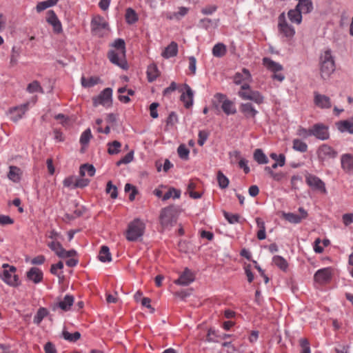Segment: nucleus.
<instances>
[{"mask_svg": "<svg viewBox=\"0 0 353 353\" xmlns=\"http://www.w3.org/2000/svg\"><path fill=\"white\" fill-rule=\"evenodd\" d=\"M319 65L322 79H329L335 70V61L331 50L327 49L321 54Z\"/></svg>", "mask_w": 353, "mask_h": 353, "instance_id": "f257e3e1", "label": "nucleus"}, {"mask_svg": "<svg viewBox=\"0 0 353 353\" xmlns=\"http://www.w3.org/2000/svg\"><path fill=\"white\" fill-rule=\"evenodd\" d=\"M177 221L176 212L173 206H168L161 210L159 222L163 230H170Z\"/></svg>", "mask_w": 353, "mask_h": 353, "instance_id": "f03ea898", "label": "nucleus"}, {"mask_svg": "<svg viewBox=\"0 0 353 353\" xmlns=\"http://www.w3.org/2000/svg\"><path fill=\"white\" fill-rule=\"evenodd\" d=\"M90 27L92 35L98 37H103L108 35L110 32L108 23L100 15L92 17Z\"/></svg>", "mask_w": 353, "mask_h": 353, "instance_id": "7ed1b4c3", "label": "nucleus"}, {"mask_svg": "<svg viewBox=\"0 0 353 353\" xmlns=\"http://www.w3.org/2000/svg\"><path fill=\"white\" fill-rule=\"evenodd\" d=\"M145 230V224L138 219H134L128 225L126 231V239L129 241H135L141 237Z\"/></svg>", "mask_w": 353, "mask_h": 353, "instance_id": "20e7f679", "label": "nucleus"}, {"mask_svg": "<svg viewBox=\"0 0 353 353\" xmlns=\"http://www.w3.org/2000/svg\"><path fill=\"white\" fill-rule=\"evenodd\" d=\"M278 30L288 41H292L295 35V29L287 21L285 12L280 14L278 17Z\"/></svg>", "mask_w": 353, "mask_h": 353, "instance_id": "39448f33", "label": "nucleus"}, {"mask_svg": "<svg viewBox=\"0 0 353 353\" xmlns=\"http://www.w3.org/2000/svg\"><path fill=\"white\" fill-rule=\"evenodd\" d=\"M263 65L273 73L272 79L282 82L285 79V75L281 72L283 68L280 63L274 61L269 57H264L262 60Z\"/></svg>", "mask_w": 353, "mask_h": 353, "instance_id": "423d86ee", "label": "nucleus"}, {"mask_svg": "<svg viewBox=\"0 0 353 353\" xmlns=\"http://www.w3.org/2000/svg\"><path fill=\"white\" fill-rule=\"evenodd\" d=\"M4 268L2 274V279L11 286H17L20 283L18 275L16 274L17 269L14 266H10L8 264L3 265Z\"/></svg>", "mask_w": 353, "mask_h": 353, "instance_id": "0eeeda50", "label": "nucleus"}, {"mask_svg": "<svg viewBox=\"0 0 353 353\" xmlns=\"http://www.w3.org/2000/svg\"><path fill=\"white\" fill-rule=\"evenodd\" d=\"M47 245L58 257L61 259L73 257L77 254V252L74 250H65L60 241H48Z\"/></svg>", "mask_w": 353, "mask_h": 353, "instance_id": "6e6552de", "label": "nucleus"}, {"mask_svg": "<svg viewBox=\"0 0 353 353\" xmlns=\"http://www.w3.org/2000/svg\"><path fill=\"white\" fill-rule=\"evenodd\" d=\"M214 97L219 102L222 103L221 109L225 114L231 115L236 113V108L234 103L228 99L225 94L216 93L214 95Z\"/></svg>", "mask_w": 353, "mask_h": 353, "instance_id": "1a4fd4ad", "label": "nucleus"}, {"mask_svg": "<svg viewBox=\"0 0 353 353\" xmlns=\"http://www.w3.org/2000/svg\"><path fill=\"white\" fill-rule=\"evenodd\" d=\"M110 61L122 69L128 68V63L125 59V51L110 50L108 53Z\"/></svg>", "mask_w": 353, "mask_h": 353, "instance_id": "9d476101", "label": "nucleus"}, {"mask_svg": "<svg viewBox=\"0 0 353 353\" xmlns=\"http://www.w3.org/2000/svg\"><path fill=\"white\" fill-rule=\"evenodd\" d=\"M112 90L110 88H105L97 97H94L93 105L97 107L99 105L110 106L112 104Z\"/></svg>", "mask_w": 353, "mask_h": 353, "instance_id": "9b49d317", "label": "nucleus"}, {"mask_svg": "<svg viewBox=\"0 0 353 353\" xmlns=\"http://www.w3.org/2000/svg\"><path fill=\"white\" fill-rule=\"evenodd\" d=\"M305 182L312 190H318L323 194L327 193L325 183L318 176L307 174L305 176Z\"/></svg>", "mask_w": 353, "mask_h": 353, "instance_id": "f8f14e48", "label": "nucleus"}, {"mask_svg": "<svg viewBox=\"0 0 353 353\" xmlns=\"http://www.w3.org/2000/svg\"><path fill=\"white\" fill-rule=\"evenodd\" d=\"M317 155L320 160L327 161L336 158L338 152L330 145L323 144L318 148Z\"/></svg>", "mask_w": 353, "mask_h": 353, "instance_id": "ddd939ff", "label": "nucleus"}, {"mask_svg": "<svg viewBox=\"0 0 353 353\" xmlns=\"http://www.w3.org/2000/svg\"><path fill=\"white\" fill-rule=\"evenodd\" d=\"M312 136L316 139L324 141L330 137L328 127L323 123H316L312 126Z\"/></svg>", "mask_w": 353, "mask_h": 353, "instance_id": "4468645a", "label": "nucleus"}, {"mask_svg": "<svg viewBox=\"0 0 353 353\" xmlns=\"http://www.w3.org/2000/svg\"><path fill=\"white\" fill-rule=\"evenodd\" d=\"M239 110L246 119H251L255 123L256 116L259 112L251 103H243L239 106Z\"/></svg>", "mask_w": 353, "mask_h": 353, "instance_id": "2eb2a0df", "label": "nucleus"}, {"mask_svg": "<svg viewBox=\"0 0 353 353\" xmlns=\"http://www.w3.org/2000/svg\"><path fill=\"white\" fill-rule=\"evenodd\" d=\"M332 269L331 268H325L316 272L314 276L315 282L319 284L328 283L332 279Z\"/></svg>", "mask_w": 353, "mask_h": 353, "instance_id": "dca6fc26", "label": "nucleus"}, {"mask_svg": "<svg viewBox=\"0 0 353 353\" xmlns=\"http://www.w3.org/2000/svg\"><path fill=\"white\" fill-rule=\"evenodd\" d=\"M29 103L10 108L9 113L12 121L17 122L20 120L28 110Z\"/></svg>", "mask_w": 353, "mask_h": 353, "instance_id": "f3484780", "label": "nucleus"}, {"mask_svg": "<svg viewBox=\"0 0 353 353\" xmlns=\"http://www.w3.org/2000/svg\"><path fill=\"white\" fill-rule=\"evenodd\" d=\"M314 103L321 109H329L332 107V101L329 97L318 92H314Z\"/></svg>", "mask_w": 353, "mask_h": 353, "instance_id": "a211bd4d", "label": "nucleus"}, {"mask_svg": "<svg viewBox=\"0 0 353 353\" xmlns=\"http://www.w3.org/2000/svg\"><path fill=\"white\" fill-rule=\"evenodd\" d=\"M299 212L300 214H296L292 212L283 213V217L290 223L295 224L299 223L302 220L307 218V212L301 207L299 208Z\"/></svg>", "mask_w": 353, "mask_h": 353, "instance_id": "6ab92c4d", "label": "nucleus"}, {"mask_svg": "<svg viewBox=\"0 0 353 353\" xmlns=\"http://www.w3.org/2000/svg\"><path fill=\"white\" fill-rule=\"evenodd\" d=\"M183 88L185 92H183L181 94L180 100L183 103L184 107L186 109H189L193 105L194 93L191 88L188 84H183Z\"/></svg>", "mask_w": 353, "mask_h": 353, "instance_id": "aec40b11", "label": "nucleus"}, {"mask_svg": "<svg viewBox=\"0 0 353 353\" xmlns=\"http://www.w3.org/2000/svg\"><path fill=\"white\" fill-rule=\"evenodd\" d=\"M46 21L53 27L55 32L60 33L62 31L61 23L53 10L47 12Z\"/></svg>", "mask_w": 353, "mask_h": 353, "instance_id": "412c9836", "label": "nucleus"}, {"mask_svg": "<svg viewBox=\"0 0 353 353\" xmlns=\"http://www.w3.org/2000/svg\"><path fill=\"white\" fill-rule=\"evenodd\" d=\"M194 279V273L188 268H185L179 279L174 281V283L180 285H188L193 282Z\"/></svg>", "mask_w": 353, "mask_h": 353, "instance_id": "4be33fe9", "label": "nucleus"}, {"mask_svg": "<svg viewBox=\"0 0 353 353\" xmlns=\"http://www.w3.org/2000/svg\"><path fill=\"white\" fill-rule=\"evenodd\" d=\"M342 169L347 173L353 174V154H344L341 157Z\"/></svg>", "mask_w": 353, "mask_h": 353, "instance_id": "5701e85b", "label": "nucleus"}, {"mask_svg": "<svg viewBox=\"0 0 353 353\" xmlns=\"http://www.w3.org/2000/svg\"><path fill=\"white\" fill-rule=\"evenodd\" d=\"M23 176V171L21 169L15 165L9 166V171L7 174V177L10 181L14 183H18L21 181Z\"/></svg>", "mask_w": 353, "mask_h": 353, "instance_id": "b1692460", "label": "nucleus"}, {"mask_svg": "<svg viewBox=\"0 0 353 353\" xmlns=\"http://www.w3.org/2000/svg\"><path fill=\"white\" fill-rule=\"evenodd\" d=\"M28 280L32 281L34 283L37 284L42 281L43 274L42 271L38 268H31L26 273Z\"/></svg>", "mask_w": 353, "mask_h": 353, "instance_id": "393cba45", "label": "nucleus"}, {"mask_svg": "<svg viewBox=\"0 0 353 353\" xmlns=\"http://www.w3.org/2000/svg\"><path fill=\"white\" fill-rule=\"evenodd\" d=\"M251 79V74L250 71L243 68L241 72H236L233 77V82L236 85H241L245 81H250Z\"/></svg>", "mask_w": 353, "mask_h": 353, "instance_id": "a878e982", "label": "nucleus"}, {"mask_svg": "<svg viewBox=\"0 0 353 353\" xmlns=\"http://www.w3.org/2000/svg\"><path fill=\"white\" fill-rule=\"evenodd\" d=\"M241 98L243 100L252 101L257 104H261L264 101L263 96L259 91L254 90L251 92V95L248 96L245 93H241Z\"/></svg>", "mask_w": 353, "mask_h": 353, "instance_id": "bb28decb", "label": "nucleus"}, {"mask_svg": "<svg viewBox=\"0 0 353 353\" xmlns=\"http://www.w3.org/2000/svg\"><path fill=\"white\" fill-rule=\"evenodd\" d=\"M178 44L175 41H172L162 52L161 56L165 59H169L177 55Z\"/></svg>", "mask_w": 353, "mask_h": 353, "instance_id": "cd10ccee", "label": "nucleus"}, {"mask_svg": "<svg viewBox=\"0 0 353 353\" xmlns=\"http://www.w3.org/2000/svg\"><path fill=\"white\" fill-rule=\"evenodd\" d=\"M288 16L292 23L299 25L302 21V12L296 6L288 11Z\"/></svg>", "mask_w": 353, "mask_h": 353, "instance_id": "c85d7f7f", "label": "nucleus"}, {"mask_svg": "<svg viewBox=\"0 0 353 353\" xmlns=\"http://www.w3.org/2000/svg\"><path fill=\"white\" fill-rule=\"evenodd\" d=\"M74 303V297L72 295H65L63 300L57 303V306L63 311H68L70 309Z\"/></svg>", "mask_w": 353, "mask_h": 353, "instance_id": "c756f323", "label": "nucleus"}, {"mask_svg": "<svg viewBox=\"0 0 353 353\" xmlns=\"http://www.w3.org/2000/svg\"><path fill=\"white\" fill-rule=\"evenodd\" d=\"M338 130L341 132H348L353 134V119L339 121L336 123Z\"/></svg>", "mask_w": 353, "mask_h": 353, "instance_id": "7c9ffc66", "label": "nucleus"}, {"mask_svg": "<svg viewBox=\"0 0 353 353\" xmlns=\"http://www.w3.org/2000/svg\"><path fill=\"white\" fill-rule=\"evenodd\" d=\"M99 259L103 263L110 262L112 261L111 254L109 248L106 245H103L98 256Z\"/></svg>", "mask_w": 353, "mask_h": 353, "instance_id": "2f4dec72", "label": "nucleus"}, {"mask_svg": "<svg viewBox=\"0 0 353 353\" xmlns=\"http://www.w3.org/2000/svg\"><path fill=\"white\" fill-rule=\"evenodd\" d=\"M147 76L148 81L152 82L156 80L159 76V72L155 64H150L147 69Z\"/></svg>", "mask_w": 353, "mask_h": 353, "instance_id": "473e14b6", "label": "nucleus"}, {"mask_svg": "<svg viewBox=\"0 0 353 353\" xmlns=\"http://www.w3.org/2000/svg\"><path fill=\"white\" fill-rule=\"evenodd\" d=\"M272 262L281 270L285 272L288 268V263L282 256L276 255L272 258Z\"/></svg>", "mask_w": 353, "mask_h": 353, "instance_id": "72a5a7b5", "label": "nucleus"}, {"mask_svg": "<svg viewBox=\"0 0 353 353\" xmlns=\"http://www.w3.org/2000/svg\"><path fill=\"white\" fill-rule=\"evenodd\" d=\"M95 171L96 170L92 165L85 163L81 165L79 169V174L81 176H85L86 174L89 176H93L95 174Z\"/></svg>", "mask_w": 353, "mask_h": 353, "instance_id": "f704fd0d", "label": "nucleus"}, {"mask_svg": "<svg viewBox=\"0 0 353 353\" xmlns=\"http://www.w3.org/2000/svg\"><path fill=\"white\" fill-rule=\"evenodd\" d=\"M253 157L259 164H266L268 163V159L261 149H256L254 152Z\"/></svg>", "mask_w": 353, "mask_h": 353, "instance_id": "c9c22d12", "label": "nucleus"}, {"mask_svg": "<svg viewBox=\"0 0 353 353\" xmlns=\"http://www.w3.org/2000/svg\"><path fill=\"white\" fill-rule=\"evenodd\" d=\"M292 148L300 152H305L307 150L308 146L307 143L301 139H295L292 141Z\"/></svg>", "mask_w": 353, "mask_h": 353, "instance_id": "e433bc0d", "label": "nucleus"}, {"mask_svg": "<svg viewBox=\"0 0 353 353\" xmlns=\"http://www.w3.org/2000/svg\"><path fill=\"white\" fill-rule=\"evenodd\" d=\"M81 85L85 88H91L94 85L98 84L100 82V79L97 77H90L89 78H85V77H82L81 79Z\"/></svg>", "mask_w": 353, "mask_h": 353, "instance_id": "4c0bfd02", "label": "nucleus"}, {"mask_svg": "<svg viewBox=\"0 0 353 353\" xmlns=\"http://www.w3.org/2000/svg\"><path fill=\"white\" fill-rule=\"evenodd\" d=\"M59 0H47L44 1L39 2L36 6L37 12H41L44 10L55 6L58 3Z\"/></svg>", "mask_w": 353, "mask_h": 353, "instance_id": "58836bf2", "label": "nucleus"}, {"mask_svg": "<svg viewBox=\"0 0 353 353\" xmlns=\"http://www.w3.org/2000/svg\"><path fill=\"white\" fill-rule=\"evenodd\" d=\"M227 52L226 46L221 43H216L212 48V54L216 57H221Z\"/></svg>", "mask_w": 353, "mask_h": 353, "instance_id": "ea45409f", "label": "nucleus"}, {"mask_svg": "<svg viewBox=\"0 0 353 353\" xmlns=\"http://www.w3.org/2000/svg\"><path fill=\"white\" fill-rule=\"evenodd\" d=\"M63 338L70 342H76L81 338V334L79 332H75L72 334L68 331L63 330L62 332Z\"/></svg>", "mask_w": 353, "mask_h": 353, "instance_id": "a19ab883", "label": "nucleus"}, {"mask_svg": "<svg viewBox=\"0 0 353 353\" xmlns=\"http://www.w3.org/2000/svg\"><path fill=\"white\" fill-rule=\"evenodd\" d=\"M49 312L45 307H40L34 317V323L39 325L43 319L48 315Z\"/></svg>", "mask_w": 353, "mask_h": 353, "instance_id": "79ce46f5", "label": "nucleus"}, {"mask_svg": "<svg viewBox=\"0 0 353 353\" xmlns=\"http://www.w3.org/2000/svg\"><path fill=\"white\" fill-rule=\"evenodd\" d=\"M26 90L29 93H43V89L38 81H33L32 82L30 83L27 86Z\"/></svg>", "mask_w": 353, "mask_h": 353, "instance_id": "37998d69", "label": "nucleus"}, {"mask_svg": "<svg viewBox=\"0 0 353 353\" xmlns=\"http://www.w3.org/2000/svg\"><path fill=\"white\" fill-rule=\"evenodd\" d=\"M125 21L128 24H133L138 21L136 12L132 8H128L125 12Z\"/></svg>", "mask_w": 353, "mask_h": 353, "instance_id": "c03bdc74", "label": "nucleus"}, {"mask_svg": "<svg viewBox=\"0 0 353 353\" xmlns=\"http://www.w3.org/2000/svg\"><path fill=\"white\" fill-rule=\"evenodd\" d=\"M108 152L110 154H116L120 152L121 144L118 141H114L111 143H108Z\"/></svg>", "mask_w": 353, "mask_h": 353, "instance_id": "a18cd8bd", "label": "nucleus"}, {"mask_svg": "<svg viewBox=\"0 0 353 353\" xmlns=\"http://www.w3.org/2000/svg\"><path fill=\"white\" fill-rule=\"evenodd\" d=\"M217 181L221 189H225L229 185L228 178L220 170L217 172Z\"/></svg>", "mask_w": 353, "mask_h": 353, "instance_id": "49530a36", "label": "nucleus"}, {"mask_svg": "<svg viewBox=\"0 0 353 353\" xmlns=\"http://www.w3.org/2000/svg\"><path fill=\"white\" fill-rule=\"evenodd\" d=\"M181 196V191L174 188H171L163 196L162 199L166 201L171 197L173 199H179Z\"/></svg>", "mask_w": 353, "mask_h": 353, "instance_id": "de8ad7c7", "label": "nucleus"}, {"mask_svg": "<svg viewBox=\"0 0 353 353\" xmlns=\"http://www.w3.org/2000/svg\"><path fill=\"white\" fill-rule=\"evenodd\" d=\"M234 154L236 158L240 159L239 161V168L243 169V171L245 174L249 173L250 168L248 166V161L243 158H241L240 152H239V151H235L234 152Z\"/></svg>", "mask_w": 353, "mask_h": 353, "instance_id": "09e8293b", "label": "nucleus"}, {"mask_svg": "<svg viewBox=\"0 0 353 353\" xmlns=\"http://www.w3.org/2000/svg\"><path fill=\"white\" fill-rule=\"evenodd\" d=\"M92 137L91 130L90 128L85 130L81 135L80 143L82 145H87Z\"/></svg>", "mask_w": 353, "mask_h": 353, "instance_id": "8fccbe9b", "label": "nucleus"}, {"mask_svg": "<svg viewBox=\"0 0 353 353\" xmlns=\"http://www.w3.org/2000/svg\"><path fill=\"white\" fill-rule=\"evenodd\" d=\"M106 192L110 194L112 199H116L118 196L117 188L110 181L107 183Z\"/></svg>", "mask_w": 353, "mask_h": 353, "instance_id": "3c124183", "label": "nucleus"}, {"mask_svg": "<svg viewBox=\"0 0 353 353\" xmlns=\"http://www.w3.org/2000/svg\"><path fill=\"white\" fill-rule=\"evenodd\" d=\"M223 216L225 219L230 223L234 224L239 222L240 216L237 214H232L227 212L225 211L223 212Z\"/></svg>", "mask_w": 353, "mask_h": 353, "instance_id": "603ef678", "label": "nucleus"}, {"mask_svg": "<svg viewBox=\"0 0 353 353\" xmlns=\"http://www.w3.org/2000/svg\"><path fill=\"white\" fill-rule=\"evenodd\" d=\"M20 55V50L19 48H17L15 46L12 47L10 55V63L12 66H14L17 64L18 57Z\"/></svg>", "mask_w": 353, "mask_h": 353, "instance_id": "864d4df0", "label": "nucleus"}, {"mask_svg": "<svg viewBox=\"0 0 353 353\" xmlns=\"http://www.w3.org/2000/svg\"><path fill=\"white\" fill-rule=\"evenodd\" d=\"M177 152H178L179 157L181 159H183V160L188 159L190 151L185 145H183V144L180 145L177 149Z\"/></svg>", "mask_w": 353, "mask_h": 353, "instance_id": "5fc2aeb1", "label": "nucleus"}, {"mask_svg": "<svg viewBox=\"0 0 353 353\" xmlns=\"http://www.w3.org/2000/svg\"><path fill=\"white\" fill-rule=\"evenodd\" d=\"M189 8L181 6L178 8V11L174 12V17L176 20H181L189 12Z\"/></svg>", "mask_w": 353, "mask_h": 353, "instance_id": "6e6d98bb", "label": "nucleus"}, {"mask_svg": "<svg viewBox=\"0 0 353 353\" xmlns=\"http://www.w3.org/2000/svg\"><path fill=\"white\" fill-rule=\"evenodd\" d=\"M112 46L114 48L112 50L125 51V43L122 39H117L112 44Z\"/></svg>", "mask_w": 353, "mask_h": 353, "instance_id": "4d7b16f0", "label": "nucleus"}, {"mask_svg": "<svg viewBox=\"0 0 353 353\" xmlns=\"http://www.w3.org/2000/svg\"><path fill=\"white\" fill-rule=\"evenodd\" d=\"M129 191H131V193L129 195V199L131 201H132L134 200L135 196L137 194L138 191L135 186H134L130 183H126L125 185V192H127Z\"/></svg>", "mask_w": 353, "mask_h": 353, "instance_id": "13d9d810", "label": "nucleus"}, {"mask_svg": "<svg viewBox=\"0 0 353 353\" xmlns=\"http://www.w3.org/2000/svg\"><path fill=\"white\" fill-rule=\"evenodd\" d=\"M134 158V152L130 151L127 154H125L122 159H121L117 163V165H120L121 164H127L130 163Z\"/></svg>", "mask_w": 353, "mask_h": 353, "instance_id": "bf43d9fd", "label": "nucleus"}, {"mask_svg": "<svg viewBox=\"0 0 353 353\" xmlns=\"http://www.w3.org/2000/svg\"><path fill=\"white\" fill-rule=\"evenodd\" d=\"M46 236L51 239V241H59L60 239H62V236L60 233L57 232L54 230H52L48 231L46 233Z\"/></svg>", "mask_w": 353, "mask_h": 353, "instance_id": "052dcab7", "label": "nucleus"}, {"mask_svg": "<svg viewBox=\"0 0 353 353\" xmlns=\"http://www.w3.org/2000/svg\"><path fill=\"white\" fill-rule=\"evenodd\" d=\"M208 136H209L208 132H207L206 130H200L199 132V134H198V137H199L198 141H197L198 144L200 146L203 145L204 143L208 139Z\"/></svg>", "mask_w": 353, "mask_h": 353, "instance_id": "680f3d73", "label": "nucleus"}, {"mask_svg": "<svg viewBox=\"0 0 353 353\" xmlns=\"http://www.w3.org/2000/svg\"><path fill=\"white\" fill-rule=\"evenodd\" d=\"M300 345L303 348L301 353H311L310 343L307 339L303 338L299 341Z\"/></svg>", "mask_w": 353, "mask_h": 353, "instance_id": "e2e57ef3", "label": "nucleus"}, {"mask_svg": "<svg viewBox=\"0 0 353 353\" xmlns=\"http://www.w3.org/2000/svg\"><path fill=\"white\" fill-rule=\"evenodd\" d=\"M217 10V6L215 5L207 6L201 9V13L205 15L212 14Z\"/></svg>", "mask_w": 353, "mask_h": 353, "instance_id": "0e129e2a", "label": "nucleus"}, {"mask_svg": "<svg viewBox=\"0 0 353 353\" xmlns=\"http://www.w3.org/2000/svg\"><path fill=\"white\" fill-rule=\"evenodd\" d=\"M188 61H189V70L191 72V74L192 75H194L196 73V60L195 59L194 57L193 56H191L188 58Z\"/></svg>", "mask_w": 353, "mask_h": 353, "instance_id": "69168bd1", "label": "nucleus"}, {"mask_svg": "<svg viewBox=\"0 0 353 353\" xmlns=\"http://www.w3.org/2000/svg\"><path fill=\"white\" fill-rule=\"evenodd\" d=\"M159 104L158 103L154 102L150 105V117L153 119H157L159 116L157 112V108Z\"/></svg>", "mask_w": 353, "mask_h": 353, "instance_id": "338daca9", "label": "nucleus"}, {"mask_svg": "<svg viewBox=\"0 0 353 353\" xmlns=\"http://www.w3.org/2000/svg\"><path fill=\"white\" fill-rule=\"evenodd\" d=\"M176 88H177L176 83L174 81H172L170 83V86L166 88L163 90V96L169 97L172 92H173L174 91H175L176 90Z\"/></svg>", "mask_w": 353, "mask_h": 353, "instance_id": "774afa93", "label": "nucleus"}]
</instances>
